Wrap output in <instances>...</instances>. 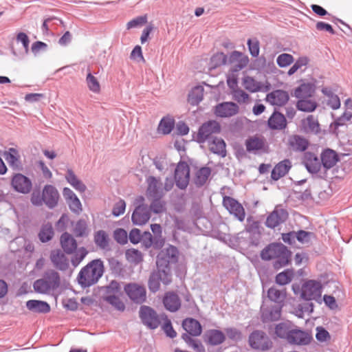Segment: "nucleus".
<instances>
[{
	"instance_id": "1",
	"label": "nucleus",
	"mask_w": 352,
	"mask_h": 352,
	"mask_svg": "<svg viewBox=\"0 0 352 352\" xmlns=\"http://www.w3.org/2000/svg\"><path fill=\"white\" fill-rule=\"evenodd\" d=\"M291 252L282 243H273L266 246L261 252L264 261L275 259L274 267L279 270L286 266L290 260Z\"/></svg>"
},
{
	"instance_id": "2",
	"label": "nucleus",
	"mask_w": 352,
	"mask_h": 352,
	"mask_svg": "<svg viewBox=\"0 0 352 352\" xmlns=\"http://www.w3.org/2000/svg\"><path fill=\"white\" fill-rule=\"evenodd\" d=\"M104 272L103 262L100 259H95L81 269L78 273L77 280L82 287H89L96 284Z\"/></svg>"
},
{
	"instance_id": "3",
	"label": "nucleus",
	"mask_w": 352,
	"mask_h": 352,
	"mask_svg": "<svg viewBox=\"0 0 352 352\" xmlns=\"http://www.w3.org/2000/svg\"><path fill=\"white\" fill-rule=\"evenodd\" d=\"M60 285V277L56 271L52 269L46 270L43 278L34 282L33 288L39 294H48L58 289Z\"/></svg>"
},
{
	"instance_id": "4",
	"label": "nucleus",
	"mask_w": 352,
	"mask_h": 352,
	"mask_svg": "<svg viewBox=\"0 0 352 352\" xmlns=\"http://www.w3.org/2000/svg\"><path fill=\"white\" fill-rule=\"evenodd\" d=\"M164 315L160 316L154 309L142 305L139 310V317L142 323L149 329H156L161 324Z\"/></svg>"
},
{
	"instance_id": "5",
	"label": "nucleus",
	"mask_w": 352,
	"mask_h": 352,
	"mask_svg": "<svg viewBox=\"0 0 352 352\" xmlns=\"http://www.w3.org/2000/svg\"><path fill=\"white\" fill-rule=\"evenodd\" d=\"M245 145L248 153L255 155L267 153L270 151L268 143L263 136L249 137L245 140Z\"/></svg>"
},
{
	"instance_id": "6",
	"label": "nucleus",
	"mask_w": 352,
	"mask_h": 352,
	"mask_svg": "<svg viewBox=\"0 0 352 352\" xmlns=\"http://www.w3.org/2000/svg\"><path fill=\"white\" fill-rule=\"evenodd\" d=\"M249 344L254 349L267 351L272 346V342L266 333L261 330H255L249 336Z\"/></svg>"
},
{
	"instance_id": "7",
	"label": "nucleus",
	"mask_w": 352,
	"mask_h": 352,
	"mask_svg": "<svg viewBox=\"0 0 352 352\" xmlns=\"http://www.w3.org/2000/svg\"><path fill=\"white\" fill-rule=\"evenodd\" d=\"M220 131L221 126L218 122L209 120L199 127L196 140L199 143H204L212 138V135L219 133Z\"/></svg>"
},
{
	"instance_id": "8",
	"label": "nucleus",
	"mask_w": 352,
	"mask_h": 352,
	"mask_svg": "<svg viewBox=\"0 0 352 352\" xmlns=\"http://www.w3.org/2000/svg\"><path fill=\"white\" fill-rule=\"evenodd\" d=\"M312 340L313 336L310 331L294 326L287 342L292 345L307 346L311 342Z\"/></svg>"
},
{
	"instance_id": "9",
	"label": "nucleus",
	"mask_w": 352,
	"mask_h": 352,
	"mask_svg": "<svg viewBox=\"0 0 352 352\" xmlns=\"http://www.w3.org/2000/svg\"><path fill=\"white\" fill-rule=\"evenodd\" d=\"M322 285L319 281L309 280L302 287L301 296L306 300H318L321 297Z\"/></svg>"
},
{
	"instance_id": "10",
	"label": "nucleus",
	"mask_w": 352,
	"mask_h": 352,
	"mask_svg": "<svg viewBox=\"0 0 352 352\" xmlns=\"http://www.w3.org/2000/svg\"><path fill=\"white\" fill-rule=\"evenodd\" d=\"M190 180V168L186 162L178 163L175 170V181L176 186L181 190H185Z\"/></svg>"
},
{
	"instance_id": "11",
	"label": "nucleus",
	"mask_w": 352,
	"mask_h": 352,
	"mask_svg": "<svg viewBox=\"0 0 352 352\" xmlns=\"http://www.w3.org/2000/svg\"><path fill=\"white\" fill-rule=\"evenodd\" d=\"M124 291L129 298L136 304H142L146 300V291L143 285L129 283L124 286Z\"/></svg>"
},
{
	"instance_id": "12",
	"label": "nucleus",
	"mask_w": 352,
	"mask_h": 352,
	"mask_svg": "<svg viewBox=\"0 0 352 352\" xmlns=\"http://www.w3.org/2000/svg\"><path fill=\"white\" fill-rule=\"evenodd\" d=\"M223 206L233 214L239 221H243L245 217V212L243 206L235 199L226 196L223 199Z\"/></svg>"
},
{
	"instance_id": "13",
	"label": "nucleus",
	"mask_w": 352,
	"mask_h": 352,
	"mask_svg": "<svg viewBox=\"0 0 352 352\" xmlns=\"http://www.w3.org/2000/svg\"><path fill=\"white\" fill-rule=\"evenodd\" d=\"M43 201L49 209H54L58 206L60 195L56 188L52 185H45L42 190Z\"/></svg>"
},
{
	"instance_id": "14",
	"label": "nucleus",
	"mask_w": 352,
	"mask_h": 352,
	"mask_svg": "<svg viewBox=\"0 0 352 352\" xmlns=\"http://www.w3.org/2000/svg\"><path fill=\"white\" fill-rule=\"evenodd\" d=\"M160 282L164 285H168L171 282V274H165L158 271H154L149 276L148 286L149 290L153 292H157L160 288Z\"/></svg>"
},
{
	"instance_id": "15",
	"label": "nucleus",
	"mask_w": 352,
	"mask_h": 352,
	"mask_svg": "<svg viewBox=\"0 0 352 352\" xmlns=\"http://www.w3.org/2000/svg\"><path fill=\"white\" fill-rule=\"evenodd\" d=\"M239 111V105L233 102L219 103L214 107V114L219 118H230L236 115Z\"/></svg>"
},
{
	"instance_id": "16",
	"label": "nucleus",
	"mask_w": 352,
	"mask_h": 352,
	"mask_svg": "<svg viewBox=\"0 0 352 352\" xmlns=\"http://www.w3.org/2000/svg\"><path fill=\"white\" fill-rule=\"evenodd\" d=\"M11 185L15 191L23 194L29 193L32 188L31 180L21 173H16L12 177Z\"/></svg>"
},
{
	"instance_id": "17",
	"label": "nucleus",
	"mask_w": 352,
	"mask_h": 352,
	"mask_svg": "<svg viewBox=\"0 0 352 352\" xmlns=\"http://www.w3.org/2000/svg\"><path fill=\"white\" fill-rule=\"evenodd\" d=\"M288 218V212L283 208H275L267 217L265 225L267 228H275L284 223Z\"/></svg>"
},
{
	"instance_id": "18",
	"label": "nucleus",
	"mask_w": 352,
	"mask_h": 352,
	"mask_svg": "<svg viewBox=\"0 0 352 352\" xmlns=\"http://www.w3.org/2000/svg\"><path fill=\"white\" fill-rule=\"evenodd\" d=\"M63 195L72 212L77 214L82 212L80 201L70 188L65 187L63 190Z\"/></svg>"
},
{
	"instance_id": "19",
	"label": "nucleus",
	"mask_w": 352,
	"mask_h": 352,
	"mask_svg": "<svg viewBox=\"0 0 352 352\" xmlns=\"http://www.w3.org/2000/svg\"><path fill=\"white\" fill-rule=\"evenodd\" d=\"M151 217L150 208L146 204L137 206L131 217L132 221L135 225L145 224Z\"/></svg>"
},
{
	"instance_id": "20",
	"label": "nucleus",
	"mask_w": 352,
	"mask_h": 352,
	"mask_svg": "<svg viewBox=\"0 0 352 352\" xmlns=\"http://www.w3.org/2000/svg\"><path fill=\"white\" fill-rule=\"evenodd\" d=\"M50 258L54 267L57 270L65 272L69 268V259L60 250H52Z\"/></svg>"
},
{
	"instance_id": "21",
	"label": "nucleus",
	"mask_w": 352,
	"mask_h": 352,
	"mask_svg": "<svg viewBox=\"0 0 352 352\" xmlns=\"http://www.w3.org/2000/svg\"><path fill=\"white\" fill-rule=\"evenodd\" d=\"M289 94L284 90L276 89L267 94L266 101L274 106H284L289 100Z\"/></svg>"
},
{
	"instance_id": "22",
	"label": "nucleus",
	"mask_w": 352,
	"mask_h": 352,
	"mask_svg": "<svg viewBox=\"0 0 352 352\" xmlns=\"http://www.w3.org/2000/svg\"><path fill=\"white\" fill-rule=\"evenodd\" d=\"M163 304L166 309L170 312H175L181 307V300L176 293L168 292L163 298Z\"/></svg>"
},
{
	"instance_id": "23",
	"label": "nucleus",
	"mask_w": 352,
	"mask_h": 352,
	"mask_svg": "<svg viewBox=\"0 0 352 352\" xmlns=\"http://www.w3.org/2000/svg\"><path fill=\"white\" fill-rule=\"evenodd\" d=\"M302 164L311 173H318L321 167V162L318 157L310 152L304 154Z\"/></svg>"
},
{
	"instance_id": "24",
	"label": "nucleus",
	"mask_w": 352,
	"mask_h": 352,
	"mask_svg": "<svg viewBox=\"0 0 352 352\" xmlns=\"http://www.w3.org/2000/svg\"><path fill=\"white\" fill-rule=\"evenodd\" d=\"M292 168V162L289 160L285 159L278 162L272 170L271 177L273 180L277 181L288 173Z\"/></svg>"
},
{
	"instance_id": "25",
	"label": "nucleus",
	"mask_w": 352,
	"mask_h": 352,
	"mask_svg": "<svg viewBox=\"0 0 352 352\" xmlns=\"http://www.w3.org/2000/svg\"><path fill=\"white\" fill-rule=\"evenodd\" d=\"M147 192L153 197L161 198L164 195L163 190L161 188L162 183L160 179H157L153 176H150L147 179Z\"/></svg>"
},
{
	"instance_id": "26",
	"label": "nucleus",
	"mask_w": 352,
	"mask_h": 352,
	"mask_svg": "<svg viewBox=\"0 0 352 352\" xmlns=\"http://www.w3.org/2000/svg\"><path fill=\"white\" fill-rule=\"evenodd\" d=\"M288 144L289 148L292 151L297 152L305 151L309 146L308 140L298 135H294L289 137Z\"/></svg>"
},
{
	"instance_id": "27",
	"label": "nucleus",
	"mask_w": 352,
	"mask_h": 352,
	"mask_svg": "<svg viewBox=\"0 0 352 352\" xmlns=\"http://www.w3.org/2000/svg\"><path fill=\"white\" fill-rule=\"evenodd\" d=\"M204 339L208 344L215 346L223 343L226 337L220 330L210 329L205 333Z\"/></svg>"
},
{
	"instance_id": "28",
	"label": "nucleus",
	"mask_w": 352,
	"mask_h": 352,
	"mask_svg": "<svg viewBox=\"0 0 352 352\" xmlns=\"http://www.w3.org/2000/svg\"><path fill=\"white\" fill-rule=\"evenodd\" d=\"M338 161L337 153L331 149H326L321 154V164L327 170L334 166Z\"/></svg>"
},
{
	"instance_id": "29",
	"label": "nucleus",
	"mask_w": 352,
	"mask_h": 352,
	"mask_svg": "<svg viewBox=\"0 0 352 352\" xmlns=\"http://www.w3.org/2000/svg\"><path fill=\"white\" fill-rule=\"evenodd\" d=\"M182 327L192 336H198L201 333V325L196 319L186 318L183 320Z\"/></svg>"
},
{
	"instance_id": "30",
	"label": "nucleus",
	"mask_w": 352,
	"mask_h": 352,
	"mask_svg": "<svg viewBox=\"0 0 352 352\" xmlns=\"http://www.w3.org/2000/svg\"><path fill=\"white\" fill-rule=\"evenodd\" d=\"M268 126L272 129H283L287 126V121L284 115L274 111L268 120Z\"/></svg>"
},
{
	"instance_id": "31",
	"label": "nucleus",
	"mask_w": 352,
	"mask_h": 352,
	"mask_svg": "<svg viewBox=\"0 0 352 352\" xmlns=\"http://www.w3.org/2000/svg\"><path fill=\"white\" fill-rule=\"evenodd\" d=\"M4 158L14 170H19L21 166L19 155L18 151L14 148H10L4 152Z\"/></svg>"
},
{
	"instance_id": "32",
	"label": "nucleus",
	"mask_w": 352,
	"mask_h": 352,
	"mask_svg": "<svg viewBox=\"0 0 352 352\" xmlns=\"http://www.w3.org/2000/svg\"><path fill=\"white\" fill-rule=\"evenodd\" d=\"M60 244L63 250L67 254L73 253L77 248L75 239L68 232H64L60 236Z\"/></svg>"
},
{
	"instance_id": "33",
	"label": "nucleus",
	"mask_w": 352,
	"mask_h": 352,
	"mask_svg": "<svg viewBox=\"0 0 352 352\" xmlns=\"http://www.w3.org/2000/svg\"><path fill=\"white\" fill-rule=\"evenodd\" d=\"M141 237L140 242L145 249H148L151 246H153L155 249H160L164 243L162 239H158L156 237L153 238L149 232H144Z\"/></svg>"
},
{
	"instance_id": "34",
	"label": "nucleus",
	"mask_w": 352,
	"mask_h": 352,
	"mask_svg": "<svg viewBox=\"0 0 352 352\" xmlns=\"http://www.w3.org/2000/svg\"><path fill=\"white\" fill-rule=\"evenodd\" d=\"M281 305H276L267 309H262V317L264 321L278 320L281 316Z\"/></svg>"
},
{
	"instance_id": "35",
	"label": "nucleus",
	"mask_w": 352,
	"mask_h": 352,
	"mask_svg": "<svg viewBox=\"0 0 352 352\" xmlns=\"http://www.w3.org/2000/svg\"><path fill=\"white\" fill-rule=\"evenodd\" d=\"M294 326L289 321L280 322L275 326L274 333L278 338L287 341Z\"/></svg>"
},
{
	"instance_id": "36",
	"label": "nucleus",
	"mask_w": 352,
	"mask_h": 352,
	"mask_svg": "<svg viewBox=\"0 0 352 352\" xmlns=\"http://www.w3.org/2000/svg\"><path fill=\"white\" fill-rule=\"evenodd\" d=\"M27 308L34 312L47 314L50 311V305L41 300H30L26 302Z\"/></svg>"
},
{
	"instance_id": "37",
	"label": "nucleus",
	"mask_w": 352,
	"mask_h": 352,
	"mask_svg": "<svg viewBox=\"0 0 352 352\" xmlns=\"http://www.w3.org/2000/svg\"><path fill=\"white\" fill-rule=\"evenodd\" d=\"M226 145L221 138H214L209 143V148L211 152L220 155L221 157L226 156Z\"/></svg>"
},
{
	"instance_id": "38",
	"label": "nucleus",
	"mask_w": 352,
	"mask_h": 352,
	"mask_svg": "<svg viewBox=\"0 0 352 352\" xmlns=\"http://www.w3.org/2000/svg\"><path fill=\"white\" fill-rule=\"evenodd\" d=\"M109 237L102 230L94 233V241L97 247L103 250H109Z\"/></svg>"
},
{
	"instance_id": "39",
	"label": "nucleus",
	"mask_w": 352,
	"mask_h": 352,
	"mask_svg": "<svg viewBox=\"0 0 352 352\" xmlns=\"http://www.w3.org/2000/svg\"><path fill=\"white\" fill-rule=\"evenodd\" d=\"M211 174V168L207 166L201 167L195 173L194 183L197 187L204 186Z\"/></svg>"
},
{
	"instance_id": "40",
	"label": "nucleus",
	"mask_w": 352,
	"mask_h": 352,
	"mask_svg": "<svg viewBox=\"0 0 352 352\" xmlns=\"http://www.w3.org/2000/svg\"><path fill=\"white\" fill-rule=\"evenodd\" d=\"M267 297L271 301L280 305L286 298V290L278 289L275 286L271 287L267 291Z\"/></svg>"
},
{
	"instance_id": "41",
	"label": "nucleus",
	"mask_w": 352,
	"mask_h": 352,
	"mask_svg": "<svg viewBox=\"0 0 352 352\" xmlns=\"http://www.w3.org/2000/svg\"><path fill=\"white\" fill-rule=\"evenodd\" d=\"M243 85L246 90L251 93L259 91L262 88L261 82L248 76L243 78Z\"/></svg>"
},
{
	"instance_id": "42",
	"label": "nucleus",
	"mask_w": 352,
	"mask_h": 352,
	"mask_svg": "<svg viewBox=\"0 0 352 352\" xmlns=\"http://www.w3.org/2000/svg\"><path fill=\"white\" fill-rule=\"evenodd\" d=\"M175 121L173 119L164 117L163 118L158 125V131L164 135L169 134L174 128Z\"/></svg>"
},
{
	"instance_id": "43",
	"label": "nucleus",
	"mask_w": 352,
	"mask_h": 352,
	"mask_svg": "<svg viewBox=\"0 0 352 352\" xmlns=\"http://www.w3.org/2000/svg\"><path fill=\"white\" fill-rule=\"evenodd\" d=\"M178 254L177 248L170 245L168 247L161 250L158 254L169 260L172 263H175L177 261Z\"/></svg>"
},
{
	"instance_id": "44",
	"label": "nucleus",
	"mask_w": 352,
	"mask_h": 352,
	"mask_svg": "<svg viewBox=\"0 0 352 352\" xmlns=\"http://www.w3.org/2000/svg\"><path fill=\"white\" fill-rule=\"evenodd\" d=\"M296 107L301 111L312 112L316 109L317 103L311 100L300 98L296 104Z\"/></svg>"
},
{
	"instance_id": "45",
	"label": "nucleus",
	"mask_w": 352,
	"mask_h": 352,
	"mask_svg": "<svg viewBox=\"0 0 352 352\" xmlns=\"http://www.w3.org/2000/svg\"><path fill=\"white\" fill-rule=\"evenodd\" d=\"M170 263H172L169 260L158 254L156 260L157 271L165 274H171Z\"/></svg>"
},
{
	"instance_id": "46",
	"label": "nucleus",
	"mask_w": 352,
	"mask_h": 352,
	"mask_svg": "<svg viewBox=\"0 0 352 352\" xmlns=\"http://www.w3.org/2000/svg\"><path fill=\"white\" fill-rule=\"evenodd\" d=\"M54 236V230L51 224L43 225L38 233V238L43 243L50 241Z\"/></svg>"
},
{
	"instance_id": "47",
	"label": "nucleus",
	"mask_w": 352,
	"mask_h": 352,
	"mask_svg": "<svg viewBox=\"0 0 352 352\" xmlns=\"http://www.w3.org/2000/svg\"><path fill=\"white\" fill-rule=\"evenodd\" d=\"M203 88L195 87L188 94V101L192 105H197L203 100Z\"/></svg>"
},
{
	"instance_id": "48",
	"label": "nucleus",
	"mask_w": 352,
	"mask_h": 352,
	"mask_svg": "<svg viewBox=\"0 0 352 352\" xmlns=\"http://www.w3.org/2000/svg\"><path fill=\"white\" fill-rule=\"evenodd\" d=\"M293 277V271L285 270L276 276V283L279 285H285L292 281Z\"/></svg>"
},
{
	"instance_id": "49",
	"label": "nucleus",
	"mask_w": 352,
	"mask_h": 352,
	"mask_svg": "<svg viewBox=\"0 0 352 352\" xmlns=\"http://www.w3.org/2000/svg\"><path fill=\"white\" fill-rule=\"evenodd\" d=\"M227 56L223 52H218L214 54L210 60V68L215 69L226 63Z\"/></svg>"
},
{
	"instance_id": "50",
	"label": "nucleus",
	"mask_w": 352,
	"mask_h": 352,
	"mask_svg": "<svg viewBox=\"0 0 352 352\" xmlns=\"http://www.w3.org/2000/svg\"><path fill=\"white\" fill-rule=\"evenodd\" d=\"M259 222L255 220L252 216H249L247 218V224L245 228V231L252 235H259Z\"/></svg>"
},
{
	"instance_id": "51",
	"label": "nucleus",
	"mask_w": 352,
	"mask_h": 352,
	"mask_svg": "<svg viewBox=\"0 0 352 352\" xmlns=\"http://www.w3.org/2000/svg\"><path fill=\"white\" fill-rule=\"evenodd\" d=\"M154 199L151 202L150 206V212L152 211L155 214H160L166 211V203L162 201L161 198L153 197Z\"/></svg>"
},
{
	"instance_id": "52",
	"label": "nucleus",
	"mask_w": 352,
	"mask_h": 352,
	"mask_svg": "<svg viewBox=\"0 0 352 352\" xmlns=\"http://www.w3.org/2000/svg\"><path fill=\"white\" fill-rule=\"evenodd\" d=\"M126 259L135 264H138L143 261V255L140 251L136 249H129L126 252Z\"/></svg>"
},
{
	"instance_id": "53",
	"label": "nucleus",
	"mask_w": 352,
	"mask_h": 352,
	"mask_svg": "<svg viewBox=\"0 0 352 352\" xmlns=\"http://www.w3.org/2000/svg\"><path fill=\"white\" fill-rule=\"evenodd\" d=\"M230 62H234L237 60H240V63L236 65V70H240L243 69L248 63V57H243V54L238 51H234L230 56Z\"/></svg>"
},
{
	"instance_id": "54",
	"label": "nucleus",
	"mask_w": 352,
	"mask_h": 352,
	"mask_svg": "<svg viewBox=\"0 0 352 352\" xmlns=\"http://www.w3.org/2000/svg\"><path fill=\"white\" fill-rule=\"evenodd\" d=\"M104 300L113 305L115 308H116L119 311H124L125 309L124 304L122 302V300L118 297V295H106L104 297Z\"/></svg>"
},
{
	"instance_id": "55",
	"label": "nucleus",
	"mask_w": 352,
	"mask_h": 352,
	"mask_svg": "<svg viewBox=\"0 0 352 352\" xmlns=\"http://www.w3.org/2000/svg\"><path fill=\"white\" fill-rule=\"evenodd\" d=\"M162 320H164V324L162 326V329L165 333L166 336L170 338H174L177 336V332L174 330L171 321L167 317V316L164 315Z\"/></svg>"
},
{
	"instance_id": "56",
	"label": "nucleus",
	"mask_w": 352,
	"mask_h": 352,
	"mask_svg": "<svg viewBox=\"0 0 352 352\" xmlns=\"http://www.w3.org/2000/svg\"><path fill=\"white\" fill-rule=\"evenodd\" d=\"M74 232L77 237H82L88 234L87 224L84 219H80L76 222Z\"/></svg>"
},
{
	"instance_id": "57",
	"label": "nucleus",
	"mask_w": 352,
	"mask_h": 352,
	"mask_svg": "<svg viewBox=\"0 0 352 352\" xmlns=\"http://www.w3.org/2000/svg\"><path fill=\"white\" fill-rule=\"evenodd\" d=\"M311 95V87L309 85L302 84L294 91V96L298 98H305Z\"/></svg>"
},
{
	"instance_id": "58",
	"label": "nucleus",
	"mask_w": 352,
	"mask_h": 352,
	"mask_svg": "<svg viewBox=\"0 0 352 352\" xmlns=\"http://www.w3.org/2000/svg\"><path fill=\"white\" fill-rule=\"evenodd\" d=\"M86 82L90 91L94 93H99L100 86L98 80L91 73H89L86 78Z\"/></svg>"
},
{
	"instance_id": "59",
	"label": "nucleus",
	"mask_w": 352,
	"mask_h": 352,
	"mask_svg": "<svg viewBox=\"0 0 352 352\" xmlns=\"http://www.w3.org/2000/svg\"><path fill=\"white\" fill-rule=\"evenodd\" d=\"M232 95V98L240 104L245 103L249 99V95L239 88L233 89Z\"/></svg>"
},
{
	"instance_id": "60",
	"label": "nucleus",
	"mask_w": 352,
	"mask_h": 352,
	"mask_svg": "<svg viewBox=\"0 0 352 352\" xmlns=\"http://www.w3.org/2000/svg\"><path fill=\"white\" fill-rule=\"evenodd\" d=\"M294 59L292 55L289 54H281L276 58L277 65L280 67H286L294 62Z\"/></svg>"
},
{
	"instance_id": "61",
	"label": "nucleus",
	"mask_w": 352,
	"mask_h": 352,
	"mask_svg": "<svg viewBox=\"0 0 352 352\" xmlns=\"http://www.w3.org/2000/svg\"><path fill=\"white\" fill-rule=\"evenodd\" d=\"M247 45L249 48L250 53L252 57H257L260 52V44L259 41L256 38L248 39Z\"/></svg>"
},
{
	"instance_id": "62",
	"label": "nucleus",
	"mask_w": 352,
	"mask_h": 352,
	"mask_svg": "<svg viewBox=\"0 0 352 352\" xmlns=\"http://www.w3.org/2000/svg\"><path fill=\"white\" fill-rule=\"evenodd\" d=\"M88 252L85 248H80L77 252H75L72 258V263L74 267L78 266L80 262L85 258Z\"/></svg>"
},
{
	"instance_id": "63",
	"label": "nucleus",
	"mask_w": 352,
	"mask_h": 352,
	"mask_svg": "<svg viewBox=\"0 0 352 352\" xmlns=\"http://www.w3.org/2000/svg\"><path fill=\"white\" fill-rule=\"evenodd\" d=\"M308 62L309 59L307 57H300L289 69L287 72L288 75H293L295 72H297L298 69L301 68L302 66L307 65L308 64Z\"/></svg>"
},
{
	"instance_id": "64",
	"label": "nucleus",
	"mask_w": 352,
	"mask_h": 352,
	"mask_svg": "<svg viewBox=\"0 0 352 352\" xmlns=\"http://www.w3.org/2000/svg\"><path fill=\"white\" fill-rule=\"evenodd\" d=\"M314 236V233L311 232H307L302 230L296 232V239L303 244L309 243L311 238Z\"/></svg>"
}]
</instances>
